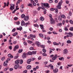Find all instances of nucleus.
<instances>
[{"label":"nucleus","mask_w":73,"mask_h":73,"mask_svg":"<svg viewBox=\"0 0 73 73\" xmlns=\"http://www.w3.org/2000/svg\"><path fill=\"white\" fill-rule=\"evenodd\" d=\"M55 12L56 13H58V8H55Z\"/></svg>","instance_id":"nucleus-17"},{"label":"nucleus","mask_w":73,"mask_h":73,"mask_svg":"<svg viewBox=\"0 0 73 73\" xmlns=\"http://www.w3.org/2000/svg\"><path fill=\"white\" fill-rule=\"evenodd\" d=\"M35 59H36V58H32L31 57V59L30 60H31V61H34V60H35Z\"/></svg>","instance_id":"nucleus-34"},{"label":"nucleus","mask_w":73,"mask_h":73,"mask_svg":"<svg viewBox=\"0 0 73 73\" xmlns=\"http://www.w3.org/2000/svg\"><path fill=\"white\" fill-rule=\"evenodd\" d=\"M53 44L54 45H59V43H57L56 42H53Z\"/></svg>","instance_id":"nucleus-26"},{"label":"nucleus","mask_w":73,"mask_h":73,"mask_svg":"<svg viewBox=\"0 0 73 73\" xmlns=\"http://www.w3.org/2000/svg\"><path fill=\"white\" fill-rule=\"evenodd\" d=\"M28 54H29V55H32V52H31V51H29L28 52Z\"/></svg>","instance_id":"nucleus-38"},{"label":"nucleus","mask_w":73,"mask_h":73,"mask_svg":"<svg viewBox=\"0 0 73 73\" xmlns=\"http://www.w3.org/2000/svg\"><path fill=\"white\" fill-rule=\"evenodd\" d=\"M49 30L50 31H52L53 30V28L51 27L50 28Z\"/></svg>","instance_id":"nucleus-50"},{"label":"nucleus","mask_w":73,"mask_h":73,"mask_svg":"<svg viewBox=\"0 0 73 73\" xmlns=\"http://www.w3.org/2000/svg\"><path fill=\"white\" fill-rule=\"evenodd\" d=\"M70 22L71 24H73V21L72 20H70Z\"/></svg>","instance_id":"nucleus-53"},{"label":"nucleus","mask_w":73,"mask_h":73,"mask_svg":"<svg viewBox=\"0 0 73 73\" xmlns=\"http://www.w3.org/2000/svg\"><path fill=\"white\" fill-rule=\"evenodd\" d=\"M27 73V70H25L23 71V73Z\"/></svg>","instance_id":"nucleus-58"},{"label":"nucleus","mask_w":73,"mask_h":73,"mask_svg":"<svg viewBox=\"0 0 73 73\" xmlns=\"http://www.w3.org/2000/svg\"><path fill=\"white\" fill-rule=\"evenodd\" d=\"M52 33L54 35H57L58 34L55 31H53Z\"/></svg>","instance_id":"nucleus-49"},{"label":"nucleus","mask_w":73,"mask_h":73,"mask_svg":"<svg viewBox=\"0 0 73 73\" xmlns=\"http://www.w3.org/2000/svg\"><path fill=\"white\" fill-rule=\"evenodd\" d=\"M39 36L40 37H42V38H43L44 37V35H43V34H39Z\"/></svg>","instance_id":"nucleus-27"},{"label":"nucleus","mask_w":73,"mask_h":73,"mask_svg":"<svg viewBox=\"0 0 73 73\" xmlns=\"http://www.w3.org/2000/svg\"><path fill=\"white\" fill-rule=\"evenodd\" d=\"M20 64H22V63H23V60L22 59H20Z\"/></svg>","instance_id":"nucleus-37"},{"label":"nucleus","mask_w":73,"mask_h":73,"mask_svg":"<svg viewBox=\"0 0 73 73\" xmlns=\"http://www.w3.org/2000/svg\"><path fill=\"white\" fill-rule=\"evenodd\" d=\"M22 57L23 58H25L27 57V53L25 52L23 53V54Z\"/></svg>","instance_id":"nucleus-6"},{"label":"nucleus","mask_w":73,"mask_h":73,"mask_svg":"<svg viewBox=\"0 0 73 73\" xmlns=\"http://www.w3.org/2000/svg\"><path fill=\"white\" fill-rule=\"evenodd\" d=\"M50 72V70H47L45 71V72L46 73H49Z\"/></svg>","instance_id":"nucleus-47"},{"label":"nucleus","mask_w":73,"mask_h":73,"mask_svg":"<svg viewBox=\"0 0 73 73\" xmlns=\"http://www.w3.org/2000/svg\"><path fill=\"white\" fill-rule=\"evenodd\" d=\"M16 31V29L14 28L13 29L12 31V32H15V31Z\"/></svg>","instance_id":"nucleus-48"},{"label":"nucleus","mask_w":73,"mask_h":73,"mask_svg":"<svg viewBox=\"0 0 73 73\" xmlns=\"http://www.w3.org/2000/svg\"><path fill=\"white\" fill-rule=\"evenodd\" d=\"M55 9L53 8H51L50 9V10L51 11H54L55 10Z\"/></svg>","instance_id":"nucleus-43"},{"label":"nucleus","mask_w":73,"mask_h":73,"mask_svg":"<svg viewBox=\"0 0 73 73\" xmlns=\"http://www.w3.org/2000/svg\"><path fill=\"white\" fill-rule=\"evenodd\" d=\"M36 45H37L38 46H39L40 44V42L38 41L36 42Z\"/></svg>","instance_id":"nucleus-15"},{"label":"nucleus","mask_w":73,"mask_h":73,"mask_svg":"<svg viewBox=\"0 0 73 73\" xmlns=\"http://www.w3.org/2000/svg\"><path fill=\"white\" fill-rule=\"evenodd\" d=\"M23 44H24V45H27V42H23Z\"/></svg>","instance_id":"nucleus-60"},{"label":"nucleus","mask_w":73,"mask_h":73,"mask_svg":"<svg viewBox=\"0 0 73 73\" xmlns=\"http://www.w3.org/2000/svg\"><path fill=\"white\" fill-rule=\"evenodd\" d=\"M10 7V9L11 10V11H13V9H15V6L13 4H11Z\"/></svg>","instance_id":"nucleus-4"},{"label":"nucleus","mask_w":73,"mask_h":73,"mask_svg":"<svg viewBox=\"0 0 73 73\" xmlns=\"http://www.w3.org/2000/svg\"><path fill=\"white\" fill-rule=\"evenodd\" d=\"M63 52L64 54H67L68 53V50H67V49H65L63 50Z\"/></svg>","instance_id":"nucleus-5"},{"label":"nucleus","mask_w":73,"mask_h":73,"mask_svg":"<svg viewBox=\"0 0 73 73\" xmlns=\"http://www.w3.org/2000/svg\"><path fill=\"white\" fill-rule=\"evenodd\" d=\"M69 29L70 31H73V27H70L69 28Z\"/></svg>","instance_id":"nucleus-29"},{"label":"nucleus","mask_w":73,"mask_h":73,"mask_svg":"<svg viewBox=\"0 0 73 73\" xmlns=\"http://www.w3.org/2000/svg\"><path fill=\"white\" fill-rule=\"evenodd\" d=\"M5 59V57H2L1 58V60H2V61H3Z\"/></svg>","instance_id":"nucleus-54"},{"label":"nucleus","mask_w":73,"mask_h":73,"mask_svg":"<svg viewBox=\"0 0 73 73\" xmlns=\"http://www.w3.org/2000/svg\"><path fill=\"white\" fill-rule=\"evenodd\" d=\"M4 5L3 6V8H5L6 7V5H7V3H4Z\"/></svg>","instance_id":"nucleus-46"},{"label":"nucleus","mask_w":73,"mask_h":73,"mask_svg":"<svg viewBox=\"0 0 73 73\" xmlns=\"http://www.w3.org/2000/svg\"><path fill=\"white\" fill-rule=\"evenodd\" d=\"M40 20L42 21H44V17H41L40 18Z\"/></svg>","instance_id":"nucleus-22"},{"label":"nucleus","mask_w":73,"mask_h":73,"mask_svg":"<svg viewBox=\"0 0 73 73\" xmlns=\"http://www.w3.org/2000/svg\"><path fill=\"white\" fill-rule=\"evenodd\" d=\"M42 55L43 56H44L45 57L47 56V54H46L45 53H43L42 54Z\"/></svg>","instance_id":"nucleus-30"},{"label":"nucleus","mask_w":73,"mask_h":73,"mask_svg":"<svg viewBox=\"0 0 73 73\" xmlns=\"http://www.w3.org/2000/svg\"><path fill=\"white\" fill-rule=\"evenodd\" d=\"M16 43H17V41L16 40H15L13 42V43L14 44H16Z\"/></svg>","instance_id":"nucleus-52"},{"label":"nucleus","mask_w":73,"mask_h":73,"mask_svg":"<svg viewBox=\"0 0 73 73\" xmlns=\"http://www.w3.org/2000/svg\"><path fill=\"white\" fill-rule=\"evenodd\" d=\"M51 21L50 23L51 24H55V21L53 20V19H50Z\"/></svg>","instance_id":"nucleus-11"},{"label":"nucleus","mask_w":73,"mask_h":73,"mask_svg":"<svg viewBox=\"0 0 73 73\" xmlns=\"http://www.w3.org/2000/svg\"><path fill=\"white\" fill-rule=\"evenodd\" d=\"M18 56H15L14 57V59H17V58H18Z\"/></svg>","instance_id":"nucleus-62"},{"label":"nucleus","mask_w":73,"mask_h":73,"mask_svg":"<svg viewBox=\"0 0 73 73\" xmlns=\"http://www.w3.org/2000/svg\"><path fill=\"white\" fill-rule=\"evenodd\" d=\"M19 48V46L17 45L15 46L14 49V51H16V49H17Z\"/></svg>","instance_id":"nucleus-10"},{"label":"nucleus","mask_w":73,"mask_h":73,"mask_svg":"<svg viewBox=\"0 0 73 73\" xmlns=\"http://www.w3.org/2000/svg\"><path fill=\"white\" fill-rule=\"evenodd\" d=\"M15 64H19V60H16L15 62Z\"/></svg>","instance_id":"nucleus-32"},{"label":"nucleus","mask_w":73,"mask_h":73,"mask_svg":"<svg viewBox=\"0 0 73 73\" xmlns=\"http://www.w3.org/2000/svg\"><path fill=\"white\" fill-rule=\"evenodd\" d=\"M41 7H39L37 8V10H38V11H40V9H41Z\"/></svg>","instance_id":"nucleus-51"},{"label":"nucleus","mask_w":73,"mask_h":73,"mask_svg":"<svg viewBox=\"0 0 73 73\" xmlns=\"http://www.w3.org/2000/svg\"><path fill=\"white\" fill-rule=\"evenodd\" d=\"M36 53V51H33L32 52V54H35Z\"/></svg>","instance_id":"nucleus-42"},{"label":"nucleus","mask_w":73,"mask_h":73,"mask_svg":"<svg viewBox=\"0 0 73 73\" xmlns=\"http://www.w3.org/2000/svg\"><path fill=\"white\" fill-rule=\"evenodd\" d=\"M29 20V17L28 16H25V17L24 18V20L25 21H27Z\"/></svg>","instance_id":"nucleus-8"},{"label":"nucleus","mask_w":73,"mask_h":73,"mask_svg":"<svg viewBox=\"0 0 73 73\" xmlns=\"http://www.w3.org/2000/svg\"><path fill=\"white\" fill-rule=\"evenodd\" d=\"M67 66L69 67H71V66H73V65H72V64H68L67 65Z\"/></svg>","instance_id":"nucleus-55"},{"label":"nucleus","mask_w":73,"mask_h":73,"mask_svg":"<svg viewBox=\"0 0 73 73\" xmlns=\"http://www.w3.org/2000/svg\"><path fill=\"white\" fill-rule=\"evenodd\" d=\"M61 17L62 18H63L64 19H66V17H65L64 15H61Z\"/></svg>","instance_id":"nucleus-20"},{"label":"nucleus","mask_w":73,"mask_h":73,"mask_svg":"<svg viewBox=\"0 0 73 73\" xmlns=\"http://www.w3.org/2000/svg\"><path fill=\"white\" fill-rule=\"evenodd\" d=\"M62 23L63 25H64V24H65V20H63L62 21Z\"/></svg>","instance_id":"nucleus-63"},{"label":"nucleus","mask_w":73,"mask_h":73,"mask_svg":"<svg viewBox=\"0 0 73 73\" xmlns=\"http://www.w3.org/2000/svg\"><path fill=\"white\" fill-rule=\"evenodd\" d=\"M16 11H17V9H15L14 11L12 12L13 13H15V12Z\"/></svg>","instance_id":"nucleus-61"},{"label":"nucleus","mask_w":73,"mask_h":73,"mask_svg":"<svg viewBox=\"0 0 73 73\" xmlns=\"http://www.w3.org/2000/svg\"><path fill=\"white\" fill-rule=\"evenodd\" d=\"M14 20H18V18L17 17H15L14 18Z\"/></svg>","instance_id":"nucleus-56"},{"label":"nucleus","mask_w":73,"mask_h":73,"mask_svg":"<svg viewBox=\"0 0 73 73\" xmlns=\"http://www.w3.org/2000/svg\"><path fill=\"white\" fill-rule=\"evenodd\" d=\"M58 19L59 21H62V18H61V17L60 16L58 17Z\"/></svg>","instance_id":"nucleus-21"},{"label":"nucleus","mask_w":73,"mask_h":73,"mask_svg":"<svg viewBox=\"0 0 73 73\" xmlns=\"http://www.w3.org/2000/svg\"><path fill=\"white\" fill-rule=\"evenodd\" d=\"M58 69L57 68H55L54 70H53V72L54 73H56L57 72H58Z\"/></svg>","instance_id":"nucleus-12"},{"label":"nucleus","mask_w":73,"mask_h":73,"mask_svg":"<svg viewBox=\"0 0 73 73\" xmlns=\"http://www.w3.org/2000/svg\"><path fill=\"white\" fill-rule=\"evenodd\" d=\"M49 17L50 18V20H51L52 19H53L52 18V15L51 14H50L49 15Z\"/></svg>","instance_id":"nucleus-33"},{"label":"nucleus","mask_w":73,"mask_h":73,"mask_svg":"<svg viewBox=\"0 0 73 73\" xmlns=\"http://www.w3.org/2000/svg\"><path fill=\"white\" fill-rule=\"evenodd\" d=\"M33 5L32 4L29 3L28 4V6L29 7H32Z\"/></svg>","instance_id":"nucleus-31"},{"label":"nucleus","mask_w":73,"mask_h":73,"mask_svg":"<svg viewBox=\"0 0 73 73\" xmlns=\"http://www.w3.org/2000/svg\"><path fill=\"white\" fill-rule=\"evenodd\" d=\"M59 59L61 61H63V60H64V58L63 57L59 58Z\"/></svg>","instance_id":"nucleus-28"},{"label":"nucleus","mask_w":73,"mask_h":73,"mask_svg":"<svg viewBox=\"0 0 73 73\" xmlns=\"http://www.w3.org/2000/svg\"><path fill=\"white\" fill-rule=\"evenodd\" d=\"M42 50L43 52H44V53H45L46 51V49H45L44 48H43L42 49Z\"/></svg>","instance_id":"nucleus-41"},{"label":"nucleus","mask_w":73,"mask_h":73,"mask_svg":"<svg viewBox=\"0 0 73 73\" xmlns=\"http://www.w3.org/2000/svg\"><path fill=\"white\" fill-rule=\"evenodd\" d=\"M57 54L56 55H51L50 56V57L52 58V60L53 61H54V60H56L57 58Z\"/></svg>","instance_id":"nucleus-1"},{"label":"nucleus","mask_w":73,"mask_h":73,"mask_svg":"<svg viewBox=\"0 0 73 73\" xmlns=\"http://www.w3.org/2000/svg\"><path fill=\"white\" fill-rule=\"evenodd\" d=\"M61 5L60 3H58V5L57 6V7L58 9H61Z\"/></svg>","instance_id":"nucleus-14"},{"label":"nucleus","mask_w":73,"mask_h":73,"mask_svg":"<svg viewBox=\"0 0 73 73\" xmlns=\"http://www.w3.org/2000/svg\"><path fill=\"white\" fill-rule=\"evenodd\" d=\"M31 66L30 65H28L27 67V69H31Z\"/></svg>","instance_id":"nucleus-18"},{"label":"nucleus","mask_w":73,"mask_h":73,"mask_svg":"<svg viewBox=\"0 0 73 73\" xmlns=\"http://www.w3.org/2000/svg\"><path fill=\"white\" fill-rule=\"evenodd\" d=\"M19 64L16 65L14 66L15 69H17L19 67Z\"/></svg>","instance_id":"nucleus-13"},{"label":"nucleus","mask_w":73,"mask_h":73,"mask_svg":"<svg viewBox=\"0 0 73 73\" xmlns=\"http://www.w3.org/2000/svg\"><path fill=\"white\" fill-rule=\"evenodd\" d=\"M29 24V23H27L25 24V22H24V21H22L21 23V26H25V27H27V25Z\"/></svg>","instance_id":"nucleus-3"},{"label":"nucleus","mask_w":73,"mask_h":73,"mask_svg":"<svg viewBox=\"0 0 73 73\" xmlns=\"http://www.w3.org/2000/svg\"><path fill=\"white\" fill-rule=\"evenodd\" d=\"M61 62H59L57 63V65H61Z\"/></svg>","instance_id":"nucleus-59"},{"label":"nucleus","mask_w":73,"mask_h":73,"mask_svg":"<svg viewBox=\"0 0 73 73\" xmlns=\"http://www.w3.org/2000/svg\"><path fill=\"white\" fill-rule=\"evenodd\" d=\"M30 36L31 37H33V38H36V36H35V35H33L30 34Z\"/></svg>","instance_id":"nucleus-19"},{"label":"nucleus","mask_w":73,"mask_h":73,"mask_svg":"<svg viewBox=\"0 0 73 73\" xmlns=\"http://www.w3.org/2000/svg\"><path fill=\"white\" fill-rule=\"evenodd\" d=\"M64 31H68V28H67L66 27H65L64 28Z\"/></svg>","instance_id":"nucleus-44"},{"label":"nucleus","mask_w":73,"mask_h":73,"mask_svg":"<svg viewBox=\"0 0 73 73\" xmlns=\"http://www.w3.org/2000/svg\"><path fill=\"white\" fill-rule=\"evenodd\" d=\"M39 26L40 27V28H41L42 29H44V25H40Z\"/></svg>","instance_id":"nucleus-23"},{"label":"nucleus","mask_w":73,"mask_h":73,"mask_svg":"<svg viewBox=\"0 0 73 73\" xmlns=\"http://www.w3.org/2000/svg\"><path fill=\"white\" fill-rule=\"evenodd\" d=\"M47 42L48 43L50 44H51V41H50V40H48V41Z\"/></svg>","instance_id":"nucleus-64"},{"label":"nucleus","mask_w":73,"mask_h":73,"mask_svg":"<svg viewBox=\"0 0 73 73\" xmlns=\"http://www.w3.org/2000/svg\"><path fill=\"white\" fill-rule=\"evenodd\" d=\"M72 42L70 40H68L67 41V43L68 44H71V43Z\"/></svg>","instance_id":"nucleus-40"},{"label":"nucleus","mask_w":73,"mask_h":73,"mask_svg":"<svg viewBox=\"0 0 73 73\" xmlns=\"http://www.w3.org/2000/svg\"><path fill=\"white\" fill-rule=\"evenodd\" d=\"M68 34H69V37H72L73 36V33H72L71 32H69V33H68Z\"/></svg>","instance_id":"nucleus-9"},{"label":"nucleus","mask_w":73,"mask_h":73,"mask_svg":"<svg viewBox=\"0 0 73 73\" xmlns=\"http://www.w3.org/2000/svg\"><path fill=\"white\" fill-rule=\"evenodd\" d=\"M8 62V61L6 60V62H5L3 64V65L5 66H7L8 65H7V63Z\"/></svg>","instance_id":"nucleus-7"},{"label":"nucleus","mask_w":73,"mask_h":73,"mask_svg":"<svg viewBox=\"0 0 73 73\" xmlns=\"http://www.w3.org/2000/svg\"><path fill=\"white\" fill-rule=\"evenodd\" d=\"M22 1V0H18V1L16 3V5H17L18 4H20V2Z\"/></svg>","instance_id":"nucleus-24"},{"label":"nucleus","mask_w":73,"mask_h":73,"mask_svg":"<svg viewBox=\"0 0 73 73\" xmlns=\"http://www.w3.org/2000/svg\"><path fill=\"white\" fill-rule=\"evenodd\" d=\"M15 24H16L17 25H19V24H20V21H18L17 23L15 22Z\"/></svg>","instance_id":"nucleus-45"},{"label":"nucleus","mask_w":73,"mask_h":73,"mask_svg":"<svg viewBox=\"0 0 73 73\" xmlns=\"http://www.w3.org/2000/svg\"><path fill=\"white\" fill-rule=\"evenodd\" d=\"M57 26L58 27V26H59V27H61L62 25V23H58L57 24Z\"/></svg>","instance_id":"nucleus-25"},{"label":"nucleus","mask_w":73,"mask_h":73,"mask_svg":"<svg viewBox=\"0 0 73 73\" xmlns=\"http://www.w3.org/2000/svg\"><path fill=\"white\" fill-rule=\"evenodd\" d=\"M42 6L43 7V6H44V7H46V8L47 9H48V8H49V4L48 3H41Z\"/></svg>","instance_id":"nucleus-2"},{"label":"nucleus","mask_w":73,"mask_h":73,"mask_svg":"<svg viewBox=\"0 0 73 73\" xmlns=\"http://www.w3.org/2000/svg\"><path fill=\"white\" fill-rule=\"evenodd\" d=\"M17 34H18L17 33H15L13 34V36H16V35H17Z\"/></svg>","instance_id":"nucleus-35"},{"label":"nucleus","mask_w":73,"mask_h":73,"mask_svg":"<svg viewBox=\"0 0 73 73\" xmlns=\"http://www.w3.org/2000/svg\"><path fill=\"white\" fill-rule=\"evenodd\" d=\"M69 16H72V12L70 11L69 12Z\"/></svg>","instance_id":"nucleus-57"},{"label":"nucleus","mask_w":73,"mask_h":73,"mask_svg":"<svg viewBox=\"0 0 73 73\" xmlns=\"http://www.w3.org/2000/svg\"><path fill=\"white\" fill-rule=\"evenodd\" d=\"M25 15L24 14H23L21 15V18H22V19H23V18H24V17H25Z\"/></svg>","instance_id":"nucleus-36"},{"label":"nucleus","mask_w":73,"mask_h":73,"mask_svg":"<svg viewBox=\"0 0 73 73\" xmlns=\"http://www.w3.org/2000/svg\"><path fill=\"white\" fill-rule=\"evenodd\" d=\"M23 52V49H20L19 50V51H18V53H21Z\"/></svg>","instance_id":"nucleus-39"},{"label":"nucleus","mask_w":73,"mask_h":73,"mask_svg":"<svg viewBox=\"0 0 73 73\" xmlns=\"http://www.w3.org/2000/svg\"><path fill=\"white\" fill-rule=\"evenodd\" d=\"M31 59H29L27 61V64H31Z\"/></svg>","instance_id":"nucleus-16"}]
</instances>
